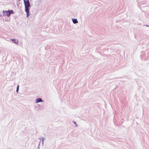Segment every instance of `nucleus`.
<instances>
[{
  "label": "nucleus",
  "instance_id": "obj_3",
  "mask_svg": "<svg viewBox=\"0 0 149 149\" xmlns=\"http://www.w3.org/2000/svg\"><path fill=\"white\" fill-rule=\"evenodd\" d=\"M42 102V100L41 98H38L36 99V102L37 103Z\"/></svg>",
  "mask_w": 149,
  "mask_h": 149
},
{
  "label": "nucleus",
  "instance_id": "obj_2",
  "mask_svg": "<svg viewBox=\"0 0 149 149\" xmlns=\"http://www.w3.org/2000/svg\"><path fill=\"white\" fill-rule=\"evenodd\" d=\"M4 13L7 16L9 17L11 14H13L14 12L13 10H10V11H5Z\"/></svg>",
  "mask_w": 149,
  "mask_h": 149
},
{
  "label": "nucleus",
  "instance_id": "obj_5",
  "mask_svg": "<svg viewBox=\"0 0 149 149\" xmlns=\"http://www.w3.org/2000/svg\"><path fill=\"white\" fill-rule=\"evenodd\" d=\"M12 41H13V42L16 44H17V40L15 39H13L12 40Z\"/></svg>",
  "mask_w": 149,
  "mask_h": 149
},
{
  "label": "nucleus",
  "instance_id": "obj_7",
  "mask_svg": "<svg viewBox=\"0 0 149 149\" xmlns=\"http://www.w3.org/2000/svg\"><path fill=\"white\" fill-rule=\"evenodd\" d=\"M74 123L75 124H76V123H75V122H74Z\"/></svg>",
  "mask_w": 149,
  "mask_h": 149
},
{
  "label": "nucleus",
  "instance_id": "obj_1",
  "mask_svg": "<svg viewBox=\"0 0 149 149\" xmlns=\"http://www.w3.org/2000/svg\"><path fill=\"white\" fill-rule=\"evenodd\" d=\"M24 1L25 11L26 13L27 17H28L29 15V8L30 6V3L29 0H24Z\"/></svg>",
  "mask_w": 149,
  "mask_h": 149
},
{
  "label": "nucleus",
  "instance_id": "obj_4",
  "mask_svg": "<svg viewBox=\"0 0 149 149\" xmlns=\"http://www.w3.org/2000/svg\"><path fill=\"white\" fill-rule=\"evenodd\" d=\"M72 20L73 21V22L74 24H76V23H77L78 22V21L76 19H72Z\"/></svg>",
  "mask_w": 149,
  "mask_h": 149
},
{
  "label": "nucleus",
  "instance_id": "obj_6",
  "mask_svg": "<svg viewBox=\"0 0 149 149\" xmlns=\"http://www.w3.org/2000/svg\"><path fill=\"white\" fill-rule=\"evenodd\" d=\"M19 85H18L17 86V92H18V89H19Z\"/></svg>",
  "mask_w": 149,
  "mask_h": 149
}]
</instances>
